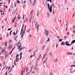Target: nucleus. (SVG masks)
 I'll list each match as a JSON object with an SVG mask.
<instances>
[{
    "mask_svg": "<svg viewBox=\"0 0 75 75\" xmlns=\"http://www.w3.org/2000/svg\"><path fill=\"white\" fill-rule=\"evenodd\" d=\"M48 5V9L49 10V11L50 12V13H52V5L50 6V4H49V3H47Z\"/></svg>",
    "mask_w": 75,
    "mask_h": 75,
    "instance_id": "obj_1",
    "label": "nucleus"
},
{
    "mask_svg": "<svg viewBox=\"0 0 75 75\" xmlns=\"http://www.w3.org/2000/svg\"><path fill=\"white\" fill-rule=\"evenodd\" d=\"M37 64H36L35 67L34 68V70H36V71H38V68H37Z\"/></svg>",
    "mask_w": 75,
    "mask_h": 75,
    "instance_id": "obj_2",
    "label": "nucleus"
},
{
    "mask_svg": "<svg viewBox=\"0 0 75 75\" xmlns=\"http://www.w3.org/2000/svg\"><path fill=\"white\" fill-rule=\"evenodd\" d=\"M45 33L47 36H48V31H47V30H45Z\"/></svg>",
    "mask_w": 75,
    "mask_h": 75,
    "instance_id": "obj_3",
    "label": "nucleus"
},
{
    "mask_svg": "<svg viewBox=\"0 0 75 75\" xmlns=\"http://www.w3.org/2000/svg\"><path fill=\"white\" fill-rule=\"evenodd\" d=\"M20 34V35H21V37L22 38H23V36H24V34L23 33H22V32H21H21Z\"/></svg>",
    "mask_w": 75,
    "mask_h": 75,
    "instance_id": "obj_4",
    "label": "nucleus"
},
{
    "mask_svg": "<svg viewBox=\"0 0 75 75\" xmlns=\"http://www.w3.org/2000/svg\"><path fill=\"white\" fill-rule=\"evenodd\" d=\"M12 48V46L11 45H9V47L8 48V50H11Z\"/></svg>",
    "mask_w": 75,
    "mask_h": 75,
    "instance_id": "obj_5",
    "label": "nucleus"
},
{
    "mask_svg": "<svg viewBox=\"0 0 75 75\" xmlns=\"http://www.w3.org/2000/svg\"><path fill=\"white\" fill-rule=\"evenodd\" d=\"M20 40H19L18 41V42L17 44H16V46L17 47H18L19 44H20Z\"/></svg>",
    "mask_w": 75,
    "mask_h": 75,
    "instance_id": "obj_6",
    "label": "nucleus"
},
{
    "mask_svg": "<svg viewBox=\"0 0 75 75\" xmlns=\"http://www.w3.org/2000/svg\"><path fill=\"white\" fill-rule=\"evenodd\" d=\"M41 55L40 54V55H39V58H38V59L37 60V61H38V60H39V59H40L41 58Z\"/></svg>",
    "mask_w": 75,
    "mask_h": 75,
    "instance_id": "obj_7",
    "label": "nucleus"
},
{
    "mask_svg": "<svg viewBox=\"0 0 75 75\" xmlns=\"http://www.w3.org/2000/svg\"><path fill=\"white\" fill-rule=\"evenodd\" d=\"M4 44H5V45L6 46H6H7V41H5V42Z\"/></svg>",
    "mask_w": 75,
    "mask_h": 75,
    "instance_id": "obj_8",
    "label": "nucleus"
},
{
    "mask_svg": "<svg viewBox=\"0 0 75 75\" xmlns=\"http://www.w3.org/2000/svg\"><path fill=\"white\" fill-rule=\"evenodd\" d=\"M71 45L72 44H73V43H75V40H73L71 42Z\"/></svg>",
    "mask_w": 75,
    "mask_h": 75,
    "instance_id": "obj_9",
    "label": "nucleus"
},
{
    "mask_svg": "<svg viewBox=\"0 0 75 75\" xmlns=\"http://www.w3.org/2000/svg\"><path fill=\"white\" fill-rule=\"evenodd\" d=\"M33 12H34V11L33 10H32L30 12V15H32V14H33Z\"/></svg>",
    "mask_w": 75,
    "mask_h": 75,
    "instance_id": "obj_10",
    "label": "nucleus"
},
{
    "mask_svg": "<svg viewBox=\"0 0 75 75\" xmlns=\"http://www.w3.org/2000/svg\"><path fill=\"white\" fill-rule=\"evenodd\" d=\"M5 52V49H4V48L2 49V52Z\"/></svg>",
    "mask_w": 75,
    "mask_h": 75,
    "instance_id": "obj_11",
    "label": "nucleus"
},
{
    "mask_svg": "<svg viewBox=\"0 0 75 75\" xmlns=\"http://www.w3.org/2000/svg\"><path fill=\"white\" fill-rule=\"evenodd\" d=\"M32 20V16H30V19L29 20V22H31V20Z\"/></svg>",
    "mask_w": 75,
    "mask_h": 75,
    "instance_id": "obj_12",
    "label": "nucleus"
},
{
    "mask_svg": "<svg viewBox=\"0 0 75 75\" xmlns=\"http://www.w3.org/2000/svg\"><path fill=\"white\" fill-rule=\"evenodd\" d=\"M18 37V35H16L14 37V40H16L17 38Z\"/></svg>",
    "mask_w": 75,
    "mask_h": 75,
    "instance_id": "obj_13",
    "label": "nucleus"
},
{
    "mask_svg": "<svg viewBox=\"0 0 75 75\" xmlns=\"http://www.w3.org/2000/svg\"><path fill=\"white\" fill-rule=\"evenodd\" d=\"M46 47V46H45V45H43L42 47V51H43V50H44V48H45V47Z\"/></svg>",
    "mask_w": 75,
    "mask_h": 75,
    "instance_id": "obj_14",
    "label": "nucleus"
},
{
    "mask_svg": "<svg viewBox=\"0 0 75 75\" xmlns=\"http://www.w3.org/2000/svg\"><path fill=\"white\" fill-rule=\"evenodd\" d=\"M23 27H24V24H23L21 30V32H23Z\"/></svg>",
    "mask_w": 75,
    "mask_h": 75,
    "instance_id": "obj_15",
    "label": "nucleus"
},
{
    "mask_svg": "<svg viewBox=\"0 0 75 75\" xmlns=\"http://www.w3.org/2000/svg\"><path fill=\"white\" fill-rule=\"evenodd\" d=\"M66 45H67V46H69V45H71V44H69L68 43H67L66 44Z\"/></svg>",
    "mask_w": 75,
    "mask_h": 75,
    "instance_id": "obj_16",
    "label": "nucleus"
},
{
    "mask_svg": "<svg viewBox=\"0 0 75 75\" xmlns=\"http://www.w3.org/2000/svg\"><path fill=\"white\" fill-rule=\"evenodd\" d=\"M49 55L50 57H52V53H50Z\"/></svg>",
    "mask_w": 75,
    "mask_h": 75,
    "instance_id": "obj_17",
    "label": "nucleus"
},
{
    "mask_svg": "<svg viewBox=\"0 0 75 75\" xmlns=\"http://www.w3.org/2000/svg\"><path fill=\"white\" fill-rule=\"evenodd\" d=\"M36 1L35 0H34L33 1V6H34V5H35V4Z\"/></svg>",
    "mask_w": 75,
    "mask_h": 75,
    "instance_id": "obj_18",
    "label": "nucleus"
},
{
    "mask_svg": "<svg viewBox=\"0 0 75 75\" xmlns=\"http://www.w3.org/2000/svg\"><path fill=\"white\" fill-rule=\"evenodd\" d=\"M23 48H24V47H21V48L19 49L20 51H21V50H23Z\"/></svg>",
    "mask_w": 75,
    "mask_h": 75,
    "instance_id": "obj_19",
    "label": "nucleus"
},
{
    "mask_svg": "<svg viewBox=\"0 0 75 75\" xmlns=\"http://www.w3.org/2000/svg\"><path fill=\"white\" fill-rule=\"evenodd\" d=\"M16 62H18L19 59L18 58H16Z\"/></svg>",
    "mask_w": 75,
    "mask_h": 75,
    "instance_id": "obj_20",
    "label": "nucleus"
},
{
    "mask_svg": "<svg viewBox=\"0 0 75 75\" xmlns=\"http://www.w3.org/2000/svg\"><path fill=\"white\" fill-rule=\"evenodd\" d=\"M23 8H25V4H23Z\"/></svg>",
    "mask_w": 75,
    "mask_h": 75,
    "instance_id": "obj_21",
    "label": "nucleus"
},
{
    "mask_svg": "<svg viewBox=\"0 0 75 75\" xmlns=\"http://www.w3.org/2000/svg\"><path fill=\"white\" fill-rule=\"evenodd\" d=\"M66 54H67V55H68L69 54H70V55H71V54H72V53H66Z\"/></svg>",
    "mask_w": 75,
    "mask_h": 75,
    "instance_id": "obj_22",
    "label": "nucleus"
},
{
    "mask_svg": "<svg viewBox=\"0 0 75 75\" xmlns=\"http://www.w3.org/2000/svg\"><path fill=\"white\" fill-rule=\"evenodd\" d=\"M62 39H59V42H62Z\"/></svg>",
    "mask_w": 75,
    "mask_h": 75,
    "instance_id": "obj_23",
    "label": "nucleus"
},
{
    "mask_svg": "<svg viewBox=\"0 0 75 75\" xmlns=\"http://www.w3.org/2000/svg\"><path fill=\"white\" fill-rule=\"evenodd\" d=\"M47 1H50V3H52V0H47Z\"/></svg>",
    "mask_w": 75,
    "mask_h": 75,
    "instance_id": "obj_24",
    "label": "nucleus"
},
{
    "mask_svg": "<svg viewBox=\"0 0 75 75\" xmlns=\"http://www.w3.org/2000/svg\"><path fill=\"white\" fill-rule=\"evenodd\" d=\"M37 23L36 24H35V27L36 28V29H37Z\"/></svg>",
    "mask_w": 75,
    "mask_h": 75,
    "instance_id": "obj_25",
    "label": "nucleus"
},
{
    "mask_svg": "<svg viewBox=\"0 0 75 75\" xmlns=\"http://www.w3.org/2000/svg\"><path fill=\"white\" fill-rule=\"evenodd\" d=\"M18 57H19V55H18V54H17L16 56V58H18Z\"/></svg>",
    "mask_w": 75,
    "mask_h": 75,
    "instance_id": "obj_26",
    "label": "nucleus"
},
{
    "mask_svg": "<svg viewBox=\"0 0 75 75\" xmlns=\"http://www.w3.org/2000/svg\"><path fill=\"white\" fill-rule=\"evenodd\" d=\"M30 4L31 5V6H33V2H32L31 1L30 2Z\"/></svg>",
    "mask_w": 75,
    "mask_h": 75,
    "instance_id": "obj_27",
    "label": "nucleus"
},
{
    "mask_svg": "<svg viewBox=\"0 0 75 75\" xmlns=\"http://www.w3.org/2000/svg\"><path fill=\"white\" fill-rule=\"evenodd\" d=\"M25 21L26 22H27V21H28V18H26L25 19Z\"/></svg>",
    "mask_w": 75,
    "mask_h": 75,
    "instance_id": "obj_28",
    "label": "nucleus"
},
{
    "mask_svg": "<svg viewBox=\"0 0 75 75\" xmlns=\"http://www.w3.org/2000/svg\"><path fill=\"white\" fill-rule=\"evenodd\" d=\"M23 70H22L21 71V75H23Z\"/></svg>",
    "mask_w": 75,
    "mask_h": 75,
    "instance_id": "obj_29",
    "label": "nucleus"
},
{
    "mask_svg": "<svg viewBox=\"0 0 75 75\" xmlns=\"http://www.w3.org/2000/svg\"><path fill=\"white\" fill-rule=\"evenodd\" d=\"M30 31V29H28V30H27V33H29V31Z\"/></svg>",
    "mask_w": 75,
    "mask_h": 75,
    "instance_id": "obj_30",
    "label": "nucleus"
},
{
    "mask_svg": "<svg viewBox=\"0 0 75 75\" xmlns=\"http://www.w3.org/2000/svg\"><path fill=\"white\" fill-rule=\"evenodd\" d=\"M13 50H14V49L13 48V49H12V51H11L10 54H11V53H12V52H13Z\"/></svg>",
    "mask_w": 75,
    "mask_h": 75,
    "instance_id": "obj_31",
    "label": "nucleus"
},
{
    "mask_svg": "<svg viewBox=\"0 0 75 75\" xmlns=\"http://www.w3.org/2000/svg\"><path fill=\"white\" fill-rule=\"evenodd\" d=\"M13 35H14V36H15V35H16V33H15V32H13Z\"/></svg>",
    "mask_w": 75,
    "mask_h": 75,
    "instance_id": "obj_32",
    "label": "nucleus"
},
{
    "mask_svg": "<svg viewBox=\"0 0 75 75\" xmlns=\"http://www.w3.org/2000/svg\"><path fill=\"white\" fill-rule=\"evenodd\" d=\"M42 42H43V40H42L40 42V44H42Z\"/></svg>",
    "mask_w": 75,
    "mask_h": 75,
    "instance_id": "obj_33",
    "label": "nucleus"
},
{
    "mask_svg": "<svg viewBox=\"0 0 75 75\" xmlns=\"http://www.w3.org/2000/svg\"><path fill=\"white\" fill-rule=\"evenodd\" d=\"M64 42H62V44H61V45H64Z\"/></svg>",
    "mask_w": 75,
    "mask_h": 75,
    "instance_id": "obj_34",
    "label": "nucleus"
},
{
    "mask_svg": "<svg viewBox=\"0 0 75 75\" xmlns=\"http://www.w3.org/2000/svg\"><path fill=\"white\" fill-rule=\"evenodd\" d=\"M39 26V25H38L37 26V31H38V29H39V27H38Z\"/></svg>",
    "mask_w": 75,
    "mask_h": 75,
    "instance_id": "obj_35",
    "label": "nucleus"
},
{
    "mask_svg": "<svg viewBox=\"0 0 75 75\" xmlns=\"http://www.w3.org/2000/svg\"><path fill=\"white\" fill-rule=\"evenodd\" d=\"M11 32H12V30H11V31L10 32V35H11Z\"/></svg>",
    "mask_w": 75,
    "mask_h": 75,
    "instance_id": "obj_36",
    "label": "nucleus"
},
{
    "mask_svg": "<svg viewBox=\"0 0 75 75\" xmlns=\"http://www.w3.org/2000/svg\"><path fill=\"white\" fill-rule=\"evenodd\" d=\"M10 67H8V70H9L10 69Z\"/></svg>",
    "mask_w": 75,
    "mask_h": 75,
    "instance_id": "obj_37",
    "label": "nucleus"
},
{
    "mask_svg": "<svg viewBox=\"0 0 75 75\" xmlns=\"http://www.w3.org/2000/svg\"><path fill=\"white\" fill-rule=\"evenodd\" d=\"M16 0L17 1V2L19 4V3H20V1H19L18 0Z\"/></svg>",
    "mask_w": 75,
    "mask_h": 75,
    "instance_id": "obj_38",
    "label": "nucleus"
},
{
    "mask_svg": "<svg viewBox=\"0 0 75 75\" xmlns=\"http://www.w3.org/2000/svg\"><path fill=\"white\" fill-rule=\"evenodd\" d=\"M15 20H14V19H13V20L12 21V23H14V21Z\"/></svg>",
    "mask_w": 75,
    "mask_h": 75,
    "instance_id": "obj_39",
    "label": "nucleus"
},
{
    "mask_svg": "<svg viewBox=\"0 0 75 75\" xmlns=\"http://www.w3.org/2000/svg\"><path fill=\"white\" fill-rule=\"evenodd\" d=\"M16 3H14V6H15V7H16Z\"/></svg>",
    "mask_w": 75,
    "mask_h": 75,
    "instance_id": "obj_40",
    "label": "nucleus"
},
{
    "mask_svg": "<svg viewBox=\"0 0 75 75\" xmlns=\"http://www.w3.org/2000/svg\"><path fill=\"white\" fill-rule=\"evenodd\" d=\"M48 40H47V41H50V39H49V38H48Z\"/></svg>",
    "mask_w": 75,
    "mask_h": 75,
    "instance_id": "obj_41",
    "label": "nucleus"
},
{
    "mask_svg": "<svg viewBox=\"0 0 75 75\" xmlns=\"http://www.w3.org/2000/svg\"><path fill=\"white\" fill-rule=\"evenodd\" d=\"M47 60H48L47 58H46L45 59V61H47Z\"/></svg>",
    "mask_w": 75,
    "mask_h": 75,
    "instance_id": "obj_42",
    "label": "nucleus"
},
{
    "mask_svg": "<svg viewBox=\"0 0 75 75\" xmlns=\"http://www.w3.org/2000/svg\"><path fill=\"white\" fill-rule=\"evenodd\" d=\"M8 33H7V35H6L7 37H8Z\"/></svg>",
    "mask_w": 75,
    "mask_h": 75,
    "instance_id": "obj_43",
    "label": "nucleus"
},
{
    "mask_svg": "<svg viewBox=\"0 0 75 75\" xmlns=\"http://www.w3.org/2000/svg\"><path fill=\"white\" fill-rule=\"evenodd\" d=\"M35 52H33V56H34V57L35 56Z\"/></svg>",
    "mask_w": 75,
    "mask_h": 75,
    "instance_id": "obj_44",
    "label": "nucleus"
},
{
    "mask_svg": "<svg viewBox=\"0 0 75 75\" xmlns=\"http://www.w3.org/2000/svg\"><path fill=\"white\" fill-rule=\"evenodd\" d=\"M7 75V71H6L5 75Z\"/></svg>",
    "mask_w": 75,
    "mask_h": 75,
    "instance_id": "obj_45",
    "label": "nucleus"
},
{
    "mask_svg": "<svg viewBox=\"0 0 75 75\" xmlns=\"http://www.w3.org/2000/svg\"><path fill=\"white\" fill-rule=\"evenodd\" d=\"M4 7H6V8H8L7 6H5V5H4Z\"/></svg>",
    "mask_w": 75,
    "mask_h": 75,
    "instance_id": "obj_46",
    "label": "nucleus"
},
{
    "mask_svg": "<svg viewBox=\"0 0 75 75\" xmlns=\"http://www.w3.org/2000/svg\"><path fill=\"white\" fill-rule=\"evenodd\" d=\"M11 28H8V31H10V30H11Z\"/></svg>",
    "mask_w": 75,
    "mask_h": 75,
    "instance_id": "obj_47",
    "label": "nucleus"
},
{
    "mask_svg": "<svg viewBox=\"0 0 75 75\" xmlns=\"http://www.w3.org/2000/svg\"><path fill=\"white\" fill-rule=\"evenodd\" d=\"M23 54L22 52H21V53L20 54V55H22V54Z\"/></svg>",
    "mask_w": 75,
    "mask_h": 75,
    "instance_id": "obj_48",
    "label": "nucleus"
},
{
    "mask_svg": "<svg viewBox=\"0 0 75 75\" xmlns=\"http://www.w3.org/2000/svg\"><path fill=\"white\" fill-rule=\"evenodd\" d=\"M8 4H10V0H8Z\"/></svg>",
    "mask_w": 75,
    "mask_h": 75,
    "instance_id": "obj_49",
    "label": "nucleus"
},
{
    "mask_svg": "<svg viewBox=\"0 0 75 75\" xmlns=\"http://www.w3.org/2000/svg\"><path fill=\"white\" fill-rule=\"evenodd\" d=\"M8 56V55L7 54H5V57H7Z\"/></svg>",
    "mask_w": 75,
    "mask_h": 75,
    "instance_id": "obj_50",
    "label": "nucleus"
},
{
    "mask_svg": "<svg viewBox=\"0 0 75 75\" xmlns=\"http://www.w3.org/2000/svg\"><path fill=\"white\" fill-rule=\"evenodd\" d=\"M57 61L58 60L57 59H56V60H54V61H55V62H57Z\"/></svg>",
    "mask_w": 75,
    "mask_h": 75,
    "instance_id": "obj_51",
    "label": "nucleus"
},
{
    "mask_svg": "<svg viewBox=\"0 0 75 75\" xmlns=\"http://www.w3.org/2000/svg\"><path fill=\"white\" fill-rule=\"evenodd\" d=\"M38 15V12L37 13V16H38H38H39V15Z\"/></svg>",
    "mask_w": 75,
    "mask_h": 75,
    "instance_id": "obj_52",
    "label": "nucleus"
},
{
    "mask_svg": "<svg viewBox=\"0 0 75 75\" xmlns=\"http://www.w3.org/2000/svg\"><path fill=\"white\" fill-rule=\"evenodd\" d=\"M11 40H9V43H11Z\"/></svg>",
    "mask_w": 75,
    "mask_h": 75,
    "instance_id": "obj_53",
    "label": "nucleus"
},
{
    "mask_svg": "<svg viewBox=\"0 0 75 75\" xmlns=\"http://www.w3.org/2000/svg\"><path fill=\"white\" fill-rule=\"evenodd\" d=\"M45 56H46V54H45L44 55H43V57H45Z\"/></svg>",
    "mask_w": 75,
    "mask_h": 75,
    "instance_id": "obj_54",
    "label": "nucleus"
},
{
    "mask_svg": "<svg viewBox=\"0 0 75 75\" xmlns=\"http://www.w3.org/2000/svg\"><path fill=\"white\" fill-rule=\"evenodd\" d=\"M45 62H46V60H45L44 61V62H43V64H44V63H45Z\"/></svg>",
    "mask_w": 75,
    "mask_h": 75,
    "instance_id": "obj_55",
    "label": "nucleus"
},
{
    "mask_svg": "<svg viewBox=\"0 0 75 75\" xmlns=\"http://www.w3.org/2000/svg\"><path fill=\"white\" fill-rule=\"evenodd\" d=\"M23 69L24 70H23V72H25V69L24 68Z\"/></svg>",
    "mask_w": 75,
    "mask_h": 75,
    "instance_id": "obj_56",
    "label": "nucleus"
},
{
    "mask_svg": "<svg viewBox=\"0 0 75 75\" xmlns=\"http://www.w3.org/2000/svg\"><path fill=\"white\" fill-rule=\"evenodd\" d=\"M29 36L30 37H32V36H31V35H29Z\"/></svg>",
    "mask_w": 75,
    "mask_h": 75,
    "instance_id": "obj_57",
    "label": "nucleus"
},
{
    "mask_svg": "<svg viewBox=\"0 0 75 75\" xmlns=\"http://www.w3.org/2000/svg\"><path fill=\"white\" fill-rule=\"evenodd\" d=\"M31 50H29L28 52H31Z\"/></svg>",
    "mask_w": 75,
    "mask_h": 75,
    "instance_id": "obj_58",
    "label": "nucleus"
},
{
    "mask_svg": "<svg viewBox=\"0 0 75 75\" xmlns=\"http://www.w3.org/2000/svg\"><path fill=\"white\" fill-rule=\"evenodd\" d=\"M14 64L15 65H16V62H14Z\"/></svg>",
    "mask_w": 75,
    "mask_h": 75,
    "instance_id": "obj_59",
    "label": "nucleus"
},
{
    "mask_svg": "<svg viewBox=\"0 0 75 75\" xmlns=\"http://www.w3.org/2000/svg\"><path fill=\"white\" fill-rule=\"evenodd\" d=\"M70 71H72V69H71V68H70Z\"/></svg>",
    "mask_w": 75,
    "mask_h": 75,
    "instance_id": "obj_60",
    "label": "nucleus"
},
{
    "mask_svg": "<svg viewBox=\"0 0 75 75\" xmlns=\"http://www.w3.org/2000/svg\"><path fill=\"white\" fill-rule=\"evenodd\" d=\"M69 42H67V41L66 42V44H68V43Z\"/></svg>",
    "mask_w": 75,
    "mask_h": 75,
    "instance_id": "obj_61",
    "label": "nucleus"
},
{
    "mask_svg": "<svg viewBox=\"0 0 75 75\" xmlns=\"http://www.w3.org/2000/svg\"><path fill=\"white\" fill-rule=\"evenodd\" d=\"M23 34H25V30L23 32Z\"/></svg>",
    "mask_w": 75,
    "mask_h": 75,
    "instance_id": "obj_62",
    "label": "nucleus"
},
{
    "mask_svg": "<svg viewBox=\"0 0 75 75\" xmlns=\"http://www.w3.org/2000/svg\"><path fill=\"white\" fill-rule=\"evenodd\" d=\"M0 40H2V37L0 38Z\"/></svg>",
    "mask_w": 75,
    "mask_h": 75,
    "instance_id": "obj_63",
    "label": "nucleus"
},
{
    "mask_svg": "<svg viewBox=\"0 0 75 75\" xmlns=\"http://www.w3.org/2000/svg\"><path fill=\"white\" fill-rule=\"evenodd\" d=\"M50 75H52V73H50Z\"/></svg>",
    "mask_w": 75,
    "mask_h": 75,
    "instance_id": "obj_64",
    "label": "nucleus"
}]
</instances>
